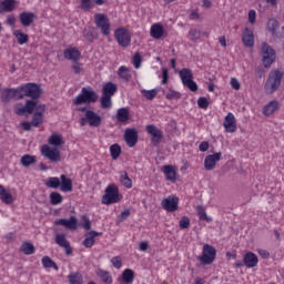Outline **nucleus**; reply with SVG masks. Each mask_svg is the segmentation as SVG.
Masks as SVG:
<instances>
[{
	"mask_svg": "<svg viewBox=\"0 0 284 284\" xmlns=\"http://www.w3.org/2000/svg\"><path fill=\"white\" fill-rule=\"evenodd\" d=\"M99 101V93L92 90V87H83L80 94L73 100L74 105H83V103H97Z\"/></svg>",
	"mask_w": 284,
	"mask_h": 284,
	"instance_id": "nucleus-1",
	"label": "nucleus"
},
{
	"mask_svg": "<svg viewBox=\"0 0 284 284\" xmlns=\"http://www.w3.org/2000/svg\"><path fill=\"white\" fill-rule=\"evenodd\" d=\"M19 99L29 97L32 100H37L41 97V87L37 83L28 82L18 87Z\"/></svg>",
	"mask_w": 284,
	"mask_h": 284,
	"instance_id": "nucleus-2",
	"label": "nucleus"
},
{
	"mask_svg": "<svg viewBox=\"0 0 284 284\" xmlns=\"http://www.w3.org/2000/svg\"><path fill=\"white\" fill-rule=\"evenodd\" d=\"M283 75L284 73L281 70H275L270 73L268 79L264 85V90L267 94H274V92L281 88Z\"/></svg>",
	"mask_w": 284,
	"mask_h": 284,
	"instance_id": "nucleus-3",
	"label": "nucleus"
},
{
	"mask_svg": "<svg viewBox=\"0 0 284 284\" xmlns=\"http://www.w3.org/2000/svg\"><path fill=\"white\" fill-rule=\"evenodd\" d=\"M121 199H123V196L119 193V186L110 184L106 186L104 195L102 196V204L112 205L114 203H119Z\"/></svg>",
	"mask_w": 284,
	"mask_h": 284,
	"instance_id": "nucleus-4",
	"label": "nucleus"
},
{
	"mask_svg": "<svg viewBox=\"0 0 284 284\" xmlns=\"http://www.w3.org/2000/svg\"><path fill=\"white\" fill-rule=\"evenodd\" d=\"M261 54L264 68H272V63L276 61V51L267 42H262Z\"/></svg>",
	"mask_w": 284,
	"mask_h": 284,
	"instance_id": "nucleus-5",
	"label": "nucleus"
},
{
	"mask_svg": "<svg viewBox=\"0 0 284 284\" xmlns=\"http://www.w3.org/2000/svg\"><path fill=\"white\" fill-rule=\"evenodd\" d=\"M179 74L184 88H187L191 92H197L199 84H196L194 81V74L192 73V70L184 68L180 71Z\"/></svg>",
	"mask_w": 284,
	"mask_h": 284,
	"instance_id": "nucleus-6",
	"label": "nucleus"
},
{
	"mask_svg": "<svg viewBox=\"0 0 284 284\" xmlns=\"http://www.w3.org/2000/svg\"><path fill=\"white\" fill-rule=\"evenodd\" d=\"M199 261L201 265H212L216 261V248L210 244H204Z\"/></svg>",
	"mask_w": 284,
	"mask_h": 284,
	"instance_id": "nucleus-7",
	"label": "nucleus"
},
{
	"mask_svg": "<svg viewBox=\"0 0 284 284\" xmlns=\"http://www.w3.org/2000/svg\"><path fill=\"white\" fill-rule=\"evenodd\" d=\"M114 38L121 48H129L130 43H132V36H130V30L123 27L115 29Z\"/></svg>",
	"mask_w": 284,
	"mask_h": 284,
	"instance_id": "nucleus-8",
	"label": "nucleus"
},
{
	"mask_svg": "<svg viewBox=\"0 0 284 284\" xmlns=\"http://www.w3.org/2000/svg\"><path fill=\"white\" fill-rule=\"evenodd\" d=\"M12 99L21 101V99H19V88L0 89V100L2 103H10Z\"/></svg>",
	"mask_w": 284,
	"mask_h": 284,
	"instance_id": "nucleus-9",
	"label": "nucleus"
},
{
	"mask_svg": "<svg viewBox=\"0 0 284 284\" xmlns=\"http://www.w3.org/2000/svg\"><path fill=\"white\" fill-rule=\"evenodd\" d=\"M41 154L42 156H45V159H49V161H52L53 163H58V161H61V152L58 151V149L50 148V145L48 144L42 145Z\"/></svg>",
	"mask_w": 284,
	"mask_h": 284,
	"instance_id": "nucleus-10",
	"label": "nucleus"
},
{
	"mask_svg": "<svg viewBox=\"0 0 284 284\" xmlns=\"http://www.w3.org/2000/svg\"><path fill=\"white\" fill-rule=\"evenodd\" d=\"M146 132L152 136V145L156 148L161 143V139H163V131L159 130L154 124H149L146 125Z\"/></svg>",
	"mask_w": 284,
	"mask_h": 284,
	"instance_id": "nucleus-11",
	"label": "nucleus"
},
{
	"mask_svg": "<svg viewBox=\"0 0 284 284\" xmlns=\"http://www.w3.org/2000/svg\"><path fill=\"white\" fill-rule=\"evenodd\" d=\"M161 205L166 212H176L179 210V196L170 195L162 200Z\"/></svg>",
	"mask_w": 284,
	"mask_h": 284,
	"instance_id": "nucleus-12",
	"label": "nucleus"
},
{
	"mask_svg": "<svg viewBox=\"0 0 284 284\" xmlns=\"http://www.w3.org/2000/svg\"><path fill=\"white\" fill-rule=\"evenodd\" d=\"M124 140L129 148H134L139 143V131L135 128H130L124 131Z\"/></svg>",
	"mask_w": 284,
	"mask_h": 284,
	"instance_id": "nucleus-13",
	"label": "nucleus"
},
{
	"mask_svg": "<svg viewBox=\"0 0 284 284\" xmlns=\"http://www.w3.org/2000/svg\"><path fill=\"white\" fill-rule=\"evenodd\" d=\"M221 156H223V153H221V152L207 155L204 159V168H205V170H207V171L214 170V168H216V162L221 161Z\"/></svg>",
	"mask_w": 284,
	"mask_h": 284,
	"instance_id": "nucleus-14",
	"label": "nucleus"
},
{
	"mask_svg": "<svg viewBox=\"0 0 284 284\" xmlns=\"http://www.w3.org/2000/svg\"><path fill=\"white\" fill-rule=\"evenodd\" d=\"M223 125L225 132H230L231 134L236 132V118L234 116V113H227V115L224 118Z\"/></svg>",
	"mask_w": 284,
	"mask_h": 284,
	"instance_id": "nucleus-15",
	"label": "nucleus"
},
{
	"mask_svg": "<svg viewBox=\"0 0 284 284\" xmlns=\"http://www.w3.org/2000/svg\"><path fill=\"white\" fill-rule=\"evenodd\" d=\"M54 225H62L63 227H67V230H77L78 229L77 216L72 215L69 220L68 219L55 220Z\"/></svg>",
	"mask_w": 284,
	"mask_h": 284,
	"instance_id": "nucleus-16",
	"label": "nucleus"
},
{
	"mask_svg": "<svg viewBox=\"0 0 284 284\" xmlns=\"http://www.w3.org/2000/svg\"><path fill=\"white\" fill-rule=\"evenodd\" d=\"M55 243L59 245V247H63L65 251L67 256H71L72 254V246H70V242L65 239V235L63 234H57L55 235Z\"/></svg>",
	"mask_w": 284,
	"mask_h": 284,
	"instance_id": "nucleus-17",
	"label": "nucleus"
},
{
	"mask_svg": "<svg viewBox=\"0 0 284 284\" xmlns=\"http://www.w3.org/2000/svg\"><path fill=\"white\" fill-rule=\"evenodd\" d=\"M34 19H37V16L33 12L23 11L19 14V21L23 28H30Z\"/></svg>",
	"mask_w": 284,
	"mask_h": 284,
	"instance_id": "nucleus-18",
	"label": "nucleus"
},
{
	"mask_svg": "<svg viewBox=\"0 0 284 284\" xmlns=\"http://www.w3.org/2000/svg\"><path fill=\"white\" fill-rule=\"evenodd\" d=\"M64 59H67V61H73V63H77L79 59H81V51H79L75 47H69L64 50Z\"/></svg>",
	"mask_w": 284,
	"mask_h": 284,
	"instance_id": "nucleus-19",
	"label": "nucleus"
},
{
	"mask_svg": "<svg viewBox=\"0 0 284 284\" xmlns=\"http://www.w3.org/2000/svg\"><path fill=\"white\" fill-rule=\"evenodd\" d=\"M242 41L245 48H254V31L250 28H245L242 33Z\"/></svg>",
	"mask_w": 284,
	"mask_h": 284,
	"instance_id": "nucleus-20",
	"label": "nucleus"
},
{
	"mask_svg": "<svg viewBox=\"0 0 284 284\" xmlns=\"http://www.w3.org/2000/svg\"><path fill=\"white\" fill-rule=\"evenodd\" d=\"M87 120L90 128H99L102 123L101 115L94 111H87Z\"/></svg>",
	"mask_w": 284,
	"mask_h": 284,
	"instance_id": "nucleus-21",
	"label": "nucleus"
},
{
	"mask_svg": "<svg viewBox=\"0 0 284 284\" xmlns=\"http://www.w3.org/2000/svg\"><path fill=\"white\" fill-rule=\"evenodd\" d=\"M162 172L166 181H170L171 183H176V176H179V173L176 172V169L174 166L164 165Z\"/></svg>",
	"mask_w": 284,
	"mask_h": 284,
	"instance_id": "nucleus-22",
	"label": "nucleus"
},
{
	"mask_svg": "<svg viewBox=\"0 0 284 284\" xmlns=\"http://www.w3.org/2000/svg\"><path fill=\"white\" fill-rule=\"evenodd\" d=\"M103 233L101 232H97V231H90L87 234V237L83 240L82 245L85 246L88 250H90V247L94 246L97 236H101Z\"/></svg>",
	"mask_w": 284,
	"mask_h": 284,
	"instance_id": "nucleus-23",
	"label": "nucleus"
},
{
	"mask_svg": "<svg viewBox=\"0 0 284 284\" xmlns=\"http://www.w3.org/2000/svg\"><path fill=\"white\" fill-rule=\"evenodd\" d=\"M244 265L248 268L256 267L258 265V256L253 252H247L244 255Z\"/></svg>",
	"mask_w": 284,
	"mask_h": 284,
	"instance_id": "nucleus-24",
	"label": "nucleus"
},
{
	"mask_svg": "<svg viewBox=\"0 0 284 284\" xmlns=\"http://www.w3.org/2000/svg\"><path fill=\"white\" fill-rule=\"evenodd\" d=\"M38 108L41 111L33 113V116L31 120V124L33 125V128H39V125L43 123V112L45 111V105H39Z\"/></svg>",
	"mask_w": 284,
	"mask_h": 284,
	"instance_id": "nucleus-25",
	"label": "nucleus"
},
{
	"mask_svg": "<svg viewBox=\"0 0 284 284\" xmlns=\"http://www.w3.org/2000/svg\"><path fill=\"white\" fill-rule=\"evenodd\" d=\"M0 201L6 205H12L14 203V197H12V193L7 192L6 187L0 184Z\"/></svg>",
	"mask_w": 284,
	"mask_h": 284,
	"instance_id": "nucleus-26",
	"label": "nucleus"
},
{
	"mask_svg": "<svg viewBox=\"0 0 284 284\" xmlns=\"http://www.w3.org/2000/svg\"><path fill=\"white\" fill-rule=\"evenodd\" d=\"M17 6V0H2L0 2V14L12 12Z\"/></svg>",
	"mask_w": 284,
	"mask_h": 284,
	"instance_id": "nucleus-27",
	"label": "nucleus"
},
{
	"mask_svg": "<svg viewBox=\"0 0 284 284\" xmlns=\"http://www.w3.org/2000/svg\"><path fill=\"white\" fill-rule=\"evenodd\" d=\"M60 190L61 192H72V180L65 174L60 175Z\"/></svg>",
	"mask_w": 284,
	"mask_h": 284,
	"instance_id": "nucleus-28",
	"label": "nucleus"
},
{
	"mask_svg": "<svg viewBox=\"0 0 284 284\" xmlns=\"http://www.w3.org/2000/svg\"><path fill=\"white\" fill-rule=\"evenodd\" d=\"M118 87L114 82H108L102 88V95L112 98L116 94Z\"/></svg>",
	"mask_w": 284,
	"mask_h": 284,
	"instance_id": "nucleus-29",
	"label": "nucleus"
},
{
	"mask_svg": "<svg viewBox=\"0 0 284 284\" xmlns=\"http://www.w3.org/2000/svg\"><path fill=\"white\" fill-rule=\"evenodd\" d=\"M278 110V101L273 100L263 108L264 116H272Z\"/></svg>",
	"mask_w": 284,
	"mask_h": 284,
	"instance_id": "nucleus-30",
	"label": "nucleus"
},
{
	"mask_svg": "<svg viewBox=\"0 0 284 284\" xmlns=\"http://www.w3.org/2000/svg\"><path fill=\"white\" fill-rule=\"evenodd\" d=\"M165 30L161 23H155L151 27L150 34L152 39H161L164 34Z\"/></svg>",
	"mask_w": 284,
	"mask_h": 284,
	"instance_id": "nucleus-31",
	"label": "nucleus"
},
{
	"mask_svg": "<svg viewBox=\"0 0 284 284\" xmlns=\"http://www.w3.org/2000/svg\"><path fill=\"white\" fill-rule=\"evenodd\" d=\"M118 77L120 80H122L124 83H128L130 79H132V74H130V69L125 65H121L118 70Z\"/></svg>",
	"mask_w": 284,
	"mask_h": 284,
	"instance_id": "nucleus-32",
	"label": "nucleus"
},
{
	"mask_svg": "<svg viewBox=\"0 0 284 284\" xmlns=\"http://www.w3.org/2000/svg\"><path fill=\"white\" fill-rule=\"evenodd\" d=\"M116 120L119 123H125L126 121H130V111L128 108H120L118 110Z\"/></svg>",
	"mask_w": 284,
	"mask_h": 284,
	"instance_id": "nucleus-33",
	"label": "nucleus"
},
{
	"mask_svg": "<svg viewBox=\"0 0 284 284\" xmlns=\"http://www.w3.org/2000/svg\"><path fill=\"white\" fill-rule=\"evenodd\" d=\"M20 251L26 254V256H31V254H34V252H37V248L31 242H23L20 246Z\"/></svg>",
	"mask_w": 284,
	"mask_h": 284,
	"instance_id": "nucleus-34",
	"label": "nucleus"
},
{
	"mask_svg": "<svg viewBox=\"0 0 284 284\" xmlns=\"http://www.w3.org/2000/svg\"><path fill=\"white\" fill-rule=\"evenodd\" d=\"M45 187H50L51 190H59L61 187V179L59 178H48L44 181Z\"/></svg>",
	"mask_w": 284,
	"mask_h": 284,
	"instance_id": "nucleus-35",
	"label": "nucleus"
},
{
	"mask_svg": "<svg viewBox=\"0 0 284 284\" xmlns=\"http://www.w3.org/2000/svg\"><path fill=\"white\" fill-rule=\"evenodd\" d=\"M20 163H21V165H23V168H30V165H34V163H37V156L30 155V154H24L20 159Z\"/></svg>",
	"mask_w": 284,
	"mask_h": 284,
	"instance_id": "nucleus-36",
	"label": "nucleus"
},
{
	"mask_svg": "<svg viewBox=\"0 0 284 284\" xmlns=\"http://www.w3.org/2000/svg\"><path fill=\"white\" fill-rule=\"evenodd\" d=\"M94 22H95L97 28H102L106 23H110V19H108V16H105L103 13H97L94 16Z\"/></svg>",
	"mask_w": 284,
	"mask_h": 284,
	"instance_id": "nucleus-37",
	"label": "nucleus"
},
{
	"mask_svg": "<svg viewBox=\"0 0 284 284\" xmlns=\"http://www.w3.org/2000/svg\"><path fill=\"white\" fill-rule=\"evenodd\" d=\"M13 37H16L19 45H24V43H28L30 39L28 34L23 33L21 30L13 31Z\"/></svg>",
	"mask_w": 284,
	"mask_h": 284,
	"instance_id": "nucleus-38",
	"label": "nucleus"
},
{
	"mask_svg": "<svg viewBox=\"0 0 284 284\" xmlns=\"http://www.w3.org/2000/svg\"><path fill=\"white\" fill-rule=\"evenodd\" d=\"M120 183H122V185L124 187H128V190H130L132 187V179H130V176H128L126 171L120 172Z\"/></svg>",
	"mask_w": 284,
	"mask_h": 284,
	"instance_id": "nucleus-39",
	"label": "nucleus"
},
{
	"mask_svg": "<svg viewBox=\"0 0 284 284\" xmlns=\"http://www.w3.org/2000/svg\"><path fill=\"white\" fill-rule=\"evenodd\" d=\"M196 212L200 221H206V223H212V217L207 216V212H205V207L203 205H197Z\"/></svg>",
	"mask_w": 284,
	"mask_h": 284,
	"instance_id": "nucleus-40",
	"label": "nucleus"
},
{
	"mask_svg": "<svg viewBox=\"0 0 284 284\" xmlns=\"http://www.w3.org/2000/svg\"><path fill=\"white\" fill-rule=\"evenodd\" d=\"M68 280L70 284H83V275L79 272L70 273Z\"/></svg>",
	"mask_w": 284,
	"mask_h": 284,
	"instance_id": "nucleus-41",
	"label": "nucleus"
},
{
	"mask_svg": "<svg viewBox=\"0 0 284 284\" xmlns=\"http://www.w3.org/2000/svg\"><path fill=\"white\" fill-rule=\"evenodd\" d=\"M49 199L51 205H60V203H63V195L59 192H51Z\"/></svg>",
	"mask_w": 284,
	"mask_h": 284,
	"instance_id": "nucleus-42",
	"label": "nucleus"
},
{
	"mask_svg": "<svg viewBox=\"0 0 284 284\" xmlns=\"http://www.w3.org/2000/svg\"><path fill=\"white\" fill-rule=\"evenodd\" d=\"M141 94L148 101H153V99L159 94V89H152V90L142 89Z\"/></svg>",
	"mask_w": 284,
	"mask_h": 284,
	"instance_id": "nucleus-43",
	"label": "nucleus"
},
{
	"mask_svg": "<svg viewBox=\"0 0 284 284\" xmlns=\"http://www.w3.org/2000/svg\"><path fill=\"white\" fill-rule=\"evenodd\" d=\"M97 275L101 278L102 283L112 284V275L108 271L99 270Z\"/></svg>",
	"mask_w": 284,
	"mask_h": 284,
	"instance_id": "nucleus-44",
	"label": "nucleus"
},
{
	"mask_svg": "<svg viewBox=\"0 0 284 284\" xmlns=\"http://www.w3.org/2000/svg\"><path fill=\"white\" fill-rule=\"evenodd\" d=\"M122 280L126 284L134 283V271L131 268H125L122 273Z\"/></svg>",
	"mask_w": 284,
	"mask_h": 284,
	"instance_id": "nucleus-45",
	"label": "nucleus"
},
{
	"mask_svg": "<svg viewBox=\"0 0 284 284\" xmlns=\"http://www.w3.org/2000/svg\"><path fill=\"white\" fill-rule=\"evenodd\" d=\"M42 265L45 268H50L52 267L53 270H55V272H59V265H57V262H53L50 256H43L42 257Z\"/></svg>",
	"mask_w": 284,
	"mask_h": 284,
	"instance_id": "nucleus-46",
	"label": "nucleus"
},
{
	"mask_svg": "<svg viewBox=\"0 0 284 284\" xmlns=\"http://www.w3.org/2000/svg\"><path fill=\"white\" fill-rule=\"evenodd\" d=\"M110 152H111V156H112L113 161H116V159H119V156H121V145H119L118 143L112 144L110 146Z\"/></svg>",
	"mask_w": 284,
	"mask_h": 284,
	"instance_id": "nucleus-47",
	"label": "nucleus"
},
{
	"mask_svg": "<svg viewBox=\"0 0 284 284\" xmlns=\"http://www.w3.org/2000/svg\"><path fill=\"white\" fill-rule=\"evenodd\" d=\"M49 144L59 148V145H63V139L59 134H52L49 138Z\"/></svg>",
	"mask_w": 284,
	"mask_h": 284,
	"instance_id": "nucleus-48",
	"label": "nucleus"
},
{
	"mask_svg": "<svg viewBox=\"0 0 284 284\" xmlns=\"http://www.w3.org/2000/svg\"><path fill=\"white\" fill-rule=\"evenodd\" d=\"M100 104L103 110L112 108V98L108 95H102L100 99Z\"/></svg>",
	"mask_w": 284,
	"mask_h": 284,
	"instance_id": "nucleus-49",
	"label": "nucleus"
},
{
	"mask_svg": "<svg viewBox=\"0 0 284 284\" xmlns=\"http://www.w3.org/2000/svg\"><path fill=\"white\" fill-rule=\"evenodd\" d=\"M80 8L84 12H90L94 8L92 0H80Z\"/></svg>",
	"mask_w": 284,
	"mask_h": 284,
	"instance_id": "nucleus-50",
	"label": "nucleus"
},
{
	"mask_svg": "<svg viewBox=\"0 0 284 284\" xmlns=\"http://www.w3.org/2000/svg\"><path fill=\"white\" fill-rule=\"evenodd\" d=\"M189 39L191 41H199V39H201V30L196 29V28H192L189 31Z\"/></svg>",
	"mask_w": 284,
	"mask_h": 284,
	"instance_id": "nucleus-51",
	"label": "nucleus"
},
{
	"mask_svg": "<svg viewBox=\"0 0 284 284\" xmlns=\"http://www.w3.org/2000/svg\"><path fill=\"white\" fill-rule=\"evenodd\" d=\"M267 29L272 34H276V30H278V21L276 19H270L267 22Z\"/></svg>",
	"mask_w": 284,
	"mask_h": 284,
	"instance_id": "nucleus-52",
	"label": "nucleus"
},
{
	"mask_svg": "<svg viewBox=\"0 0 284 284\" xmlns=\"http://www.w3.org/2000/svg\"><path fill=\"white\" fill-rule=\"evenodd\" d=\"M34 108H37L36 100L26 101L24 109L27 110V114H32L34 112Z\"/></svg>",
	"mask_w": 284,
	"mask_h": 284,
	"instance_id": "nucleus-53",
	"label": "nucleus"
},
{
	"mask_svg": "<svg viewBox=\"0 0 284 284\" xmlns=\"http://www.w3.org/2000/svg\"><path fill=\"white\" fill-rule=\"evenodd\" d=\"M132 63L135 68V70H139L141 68V63H143V59L141 58V53L135 52L132 59Z\"/></svg>",
	"mask_w": 284,
	"mask_h": 284,
	"instance_id": "nucleus-54",
	"label": "nucleus"
},
{
	"mask_svg": "<svg viewBox=\"0 0 284 284\" xmlns=\"http://www.w3.org/2000/svg\"><path fill=\"white\" fill-rule=\"evenodd\" d=\"M111 263L113 267H115V270H121V267H123V260L121 258V256L112 257Z\"/></svg>",
	"mask_w": 284,
	"mask_h": 284,
	"instance_id": "nucleus-55",
	"label": "nucleus"
},
{
	"mask_svg": "<svg viewBox=\"0 0 284 284\" xmlns=\"http://www.w3.org/2000/svg\"><path fill=\"white\" fill-rule=\"evenodd\" d=\"M28 111L26 110V105L22 103H18L14 105V113L18 114V116H23Z\"/></svg>",
	"mask_w": 284,
	"mask_h": 284,
	"instance_id": "nucleus-56",
	"label": "nucleus"
},
{
	"mask_svg": "<svg viewBox=\"0 0 284 284\" xmlns=\"http://www.w3.org/2000/svg\"><path fill=\"white\" fill-rule=\"evenodd\" d=\"M197 105L201 110H207V108H210V102L207 101V98L201 97L197 100Z\"/></svg>",
	"mask_w": 284,
	"mask_h": 284,
	"instance_id": "nucleus-57",
	"label": "nucleus"
},
{
	"mask_svg": "<svg viewBox=\"0 0 284 284\" xmlns=\"http://www.w3.org/2000/svg\"><path fill=\"white\" fill-rule=\"evenodd\" d=\"M180 230H187L190 227V217L187 216H182L180 220Z\"/></svg>",
	"mask_w": 284,
	"mask_h": 284,
	"instance_id": "nucleus-58",
	"label": "nucleus"
},
{
	"mask_svg": "<svg viewBox=\"0 0 284 284\" xmlns=\"http://www.w3.org/2000/svg\"><path fill=\"white\" fill-rule=\"evenodd\" d=\"M166 99H169V101H174V99H181V93L179 91L170 90L166 93Z\"/></svg>",
	"mask_w": 284,
	"mask_h": 284,
	"instance_id": "nucleus-59",
	"label": "nucleus"
},
{
	"mask_svg": "<svg viewBox=\"0 0 284 284\" xmlns=\"http://www.w3.org/2000/svg\"><path fill=\"white\" fill-rule=\"evenodd\" d=\"M130 214H131L130 209H126V210L122 211L121 214L118 217L119 222L123 223V221H128V219H130Z\"/></svg>",
	"mask_w": 284,
	"mask_h": 284,
	"instance_id": "nucleus-60",
	"label": "nucleus"
},
{
	"mask_svg": "<svg viewBox=\"0 0 284 284\" xmlns=\"http://www.w3.org/2000/svg\"><path fill=\"white\" fill-rule=\"evenodd\" d=\"M84 223L82 224V227L85 230V232H90L92 230V223L90 222V219H88L85 215H83Z\"/></svg>",
	"mask_w": 284,
	"mask_h": 284,
	"instance_id": "nucleus-61",
	"label": "nucleus"
},
{
	"mask_svg": "<svg viewBox=\"0 0 284 284\" xmlns=\"http://www.w3.org/2000/svg\"><path fill=\"white\" fill-rule=\"evenodd\" d=\"M83 37L84 39H87V41H94V33H92V31L88 30V29H84L83 30Z\"/></svg>",
	"mask_w": 284,
	"mask_h": 284,
	"instance_id": "nucleus-62",
	"label": "nucleus"
},
{
	"mask_svg": "<svg viewBox=\"0 0 284 284\" xmlns=\"http://www.w3.org/2000/svg\"><path fill=\"white\" fill-rule=\"evenodd\" d=\"M100 30L103 37H110V22L100 27Z\"/></svg>",
	"mask_w": 284,
	"mask_h": 284,
	"instance_id": "nucleus-63",
	"label": "nucleus"
},
{
	"mask_svg": "<svg viewBox=\"0 0 284 284\" xmlns=\"http://www.w3.org/2000/svg\"><path fill=\"white\" fill-rule=\"evenodd\" d=\"M231 87L233 88V90H241V82H239V79L232 78Z\"/></svg>",
	"mask_w": 284,
	"mask_h": 284,
	"instance_id": "nucleus-64",
	"label": "nucleus"
}]
</instances>
